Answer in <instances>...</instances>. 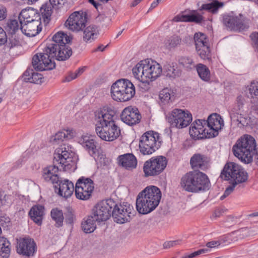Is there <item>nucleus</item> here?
Instances as JSON below:
<instances>
[{
    "instance_id": "f257e3e1",
    "label": "nucleus",
    "mask_w": 258,
    "mask_h": 258,
    "mask_svg": "<svg viewBox=\"0 0 258 258\" xmlns=\"http://www.w3.org/2000/svg\"><path fill=\"white\" fill-rule=\"evenodd\" d=\"M69 42L70 37L66 34L62 32L56 33L43 52L33 56L32 63L34 68L41 71L52 70L55 67L54 58L59 61L68 59L72 54L71 48L67 45Z\"/></svg>"
},
{
    "instance_id": "f03ea898",
    "label": "nucleus",
    "mask_w": 258,
    "mask_h": 258,
    "mask_svg": "<svg viewBox=\"0 0 258 258\" xmlns=\"http://www.w3.org/2000/svg\"><path fill=\"white\" fill-rule=\"evenodd\" d=\"M114 114L113 110L105 107L95 112V119L100 125L96 127V133L102 140L111 142L120 135V128L114 120Z\"/></svg>"
},
{
    "instance_id": "7ed1b4c3",
    "label": "nucleus",
    "mask_w": 258,
    "mask_h": 258,
    "mask_svg": "<svg viewBox=\"0 0 258 258\" xmlns=\"http://www.w3.org/2000/svg\"><path fill=\"white\" fill-rule=\"evenodd\" d=\"M134 78L141 82L142 85L148 90L150 83L157 79L161 74L162 69L161 65L151 59L140 60L132 69Z\"/></svg>"
},
{
    "instance_id": "20e7f679",
    "label": "nucleus",
    "mask_w": 258,
    "mask_h": 258,
    "mask_svg": "<svg viewBox=\"0 0 258 258\" xmlns=\"http://www.w3.org/2000/svg\"><path fill=\"white\" fill-rule=\"evenodd\" d=\"M161 199V191L157 186L146 187L139 192L136 199V208L142 214H147L159 205Z\"/></svg>"
},
{
    "instance_id": "39448f33",
    "label": "nucleus",
    "mask_w": 258,
    "mask_h": 258,
    "mask_svg": "<svg viewBox=\"0 0 258 258\" xmlns=\"http://www.w3.org/2000/svg\"><path fill=\"white\" fill-rule=\"evenodd\" d=\"M221 177L225 180H230L232 184L225 189L223 195L220 197L223 200L234 190L235 186L245 182L247 180V173L238 164L233 162L227 163L221 172Z\"/></svg>"
},
{
    "instance_id": "423d86ee",
    "label": "nucleus",
    "mask_w": 258,
    "mask_h": 258,
    "mask_svg": "<svg viewBox=\"0 0 258 258\" xmlns=\"http://www.w3.org/2000/svg\"><path fill=\"white\" fill-rule=\"evenodd\" d=\"M180 185L185 191L196 192L208 189L210 181L205 174L194 170L186 173L182 177Z\"/></svg>"
},
{
    "instance_id": "0eeeda50",
    "label": "nucleus",
    "mask_w": 258,
    "mask_h": 258,
    "mask_svg": "<svg viewBox=\"0 0 258 258\" xmlns=\"http://www.w3.org/2000/svg\"><path fill=\"white\" fill-rule=\"evenodd\" d=\"M258 149L254 138L250 135H244L233 147L234 155L245 163H251Z\"/></svg>"
},
{
    "instance_id": "6e6552de",
    "label": "nucleus",
    "mask_w": 258,
    "mask_h": 258,
    "mask_svg": "<svg viewBox=\"0 0 258 258\" xmlns=\"http://www.w3.org/2000/svg\"><path fill=\"white\" fill-rule=\"evenodd\" d=\"M135 88L128 80L121 79L114 83L110 90L112 98L118 102H125L131 100L135 94Z\"/></svg>"
},
{
    "instance_id": "1a4fd4ad",
    "label": "nucleus",
    "mask_w": 258,
    "mask_h": 258,
    "mask_svg": "<svg viewBox=\"0 0 258 258\" xmlns=\"http://www.w3.org/2000/svg\"><path fill=\"white\" fill-rule=\"evenodd\" d=\"M166 118L172 126L182 128L191 122L192 115L187 110L175 108L167 114Z\"/></svg>"
},
{
    "instance_id": "9d476101",
    "label": "nucleus",
    "mask_w": 258,
    "mask_h": 258,
    "mask_svg": "<svg viewBox=\"0 0 258 258\" xmlns=\"http://www.w3.org/2000/svg\"><path fill=\"white\" fill-rule=\"evenodd\" d=\"M167 164V159L164 156H158L151 158L144 164L143 171L145 176L148 177L159 175L165 169Z\"/></svg>"
},
{
    "instance_id": "9b49d317",
    "label": "nucleus",
    "mask_w": 258,
    "mask_h": 258,
    "mask_svg": "<svg viewBox=\"0 0 258 258\" xmlns=\"http://www.w3.org/2000/svg\"><path fill=\"white\" fill-rule=\"evenodd\" d=\"M159 135L153 131L144 133L140 139L139 149L143 155H150L158 148L157 142Z\"/></svg>"
},
{
    "instance_id": "f8f14e48",
    "label": "nucleus",
    "mask_w": 258,
    "mask_h": 258,
    "mask_svg": "<svg viewBox=\"0 0 258 258\" xmlns=\"http://www.w3.org/2000/svg\"><path fill=\"white\" fill-rule=\"evenodd\" d=\"M115 202L112 199L103 200L98 203L93 209L92 215L97 222L108 220L112 214Z\"/></svg>"
},
{
    "instance_id": "ddd939ff",
    "label": "nucleus",
    "mask_w": 258,
    "mask_h": 258,
    "mask_svg": "<svg viewBox=\"0 0 258 258\" xmlns=\"http://www.w3.org/2000/svg\"><path fill=\"white\" fill-rule=\"evenodd\" d=\"M135 213L133 207L127 203L117 205L115 202L114 206H112V217L117 223L123 224L130 221Z\"/></svg>"
},
{
    "instance_id": "4468645a",
    "label": "nucleus",
    "mask_w": 258,
    "mask_h": 258,
    "mask_svg": "<svg viewBox=\"0 0 258 258\" xmlns=\"http://www.w3.org/2000/svg\"><path fill=\"white\" fill-rule=\"evenodd\" d=\"M94 188L92 180L82 177L79 178L76 184L75 195L76 198L81 200H88Z\"/></svg>"
},
{
    "instance_id": "2eb2a0df",
    "label": "nucleus",
    "mask_w": 258,
    "mask_h": 258,
    "mask_svg": "<svg viewBox=\"0 0 258 258\" xmlns=\"http://www.w3.org/2000/svg\"><path fill=\"white\" fill-rule=\"evenodd\" d=\"M86 22L87 13L80 11L72 13L64 25L69 30L73 32H79L85 28Z\"/></svg>"
},
{
    "instance_id": "dca6fc26",
    "label": "nucleus",
    "mask_w": 258,
    "mask_h": 258,
    "mask_svg": "<svg viewBox=\"0 0 258 258\" xmlns=\"http://www.w3.org/2000/svg\"><path fill=\"white\" fill-rule=\"evenodd\" d=\"M194 40L199 55L203 59H209L210 44L206 35L201 32L196 33L194 35Z\"/></svg>"
},
{
    "instance_id": "f3484780",
    "label": "nucleus",
    "mask_w": 258,
    "mask_h": 258,
    "mask_svg": "<svg viewBox=\"0 0 258 258\" xmlns=\"http://www.w3.org/2000/svg\"><path fill=\"white\" fill-rule=\"evenodd\" d=\"M223 23L231 30L241 31L249 28V20L241 15L235 17L225 16Z\"/></svg>"
},
{
    "instance_id": "a211bd4d",
    "label": "nucleus",
    "mask_w": 258,
    "mask_h": 258,
    "mask_svg": "<svg viewBox=\"0 0 258 258\" xmlns=\"http://www.w3.org/2000/svg\"><path fill=\"white\" fill-rule=\"evenodd\" d=\"M248 112V108L245 103L244 98L238 96L236 99V104L231 111V119L244 125L243 120L245 119V116L247 115Z\"/></svg>"
},
{
    "instance_id": "6ab92c4d",
    "label": "nucleus",
    "mask_w": 258,
    "mask_h": 258,
    "mask_svg": "<svg viewBox=\"0 0 258 258\" xmlns=\"http://www.w3.org/2000/svg\"><path fill=\"white\" fill-rule=\"evenodd\" d=\"M16 247L18 253L26 257L33 256L36 250V243L30 238L17 239Z\"/></svg>"
},
{
    "instance_id": "aec40b11",
    "label": "nucleus",
    "mask_w": 258,
    "mask_h": 258,
    "mask_svg": "<svg viewBox=\"0 0 258 258\" xmlns=\"http://www.w3.org/2000/svg\"><path fill=\"white\" fill-rule=\"evenodd\" d=\"M206 121L209 130L207 131L208 138H213L218 135V131L224 126V121L221 116L217 113L211 114Z\"/></svg>"
},
{
    "instance_id": "412c9836",
    "label": "nucleus",
    "mask_w": 258,
    "mask_h": 258,
    "mask_svg": "<svg viewBox=\"0 0 258 258\" xmlns=\"http://www.w3.org/2000/svg\"><path fill=\"white\" fill-rule=\"evenodd\" d=\"M120 117L123 122L129 125H133L139 123L141 115L138 108L130 106L123 110Z\"/></svg>"
},
{
    "instance_id": "4be33fe9",
    "label": "nucleus",
    "mask_w": 258,
    "mask_h": 258,
    "mask_svg": "<svg viewBox=\"0 0 258 258\" xmlns=\"http://www.w3.org/2000/svg\"><path fill=\"white\" fill-rule=\"evenodd\" d=\"M40 24L41 22L40 20L22 23V24H20V30L25 35L33 37L41 31V27H40Z\"/></svg>"
},
{
    "instance_id": "5701e85b",
    "label": "nucleus",
    "mask_w": 258,
    "mask_h": 258,
    "mask_svg": "<svg viewBox=\"0 0 258 258\" xmlns=\"http://www.w3.org/2000/svg\"><path fill=\"white\" fill-rule=\"evenodd\" d=\"M58 185H55V192L60 196L64 198L70 197L73 193L74 186L73 183L68 180L59 179Z\"/></svg>"
},
{
    "instance_id": "b1692460",
    "label": "nucleus",
    "mask_w": 258,
    "mask_h": 258,
    "mask_svg": "<svg viewBox=\"0 0 258 258\" xmlns=\"http://www.w3.org/2000/svg\"><path fill=\"white\" fill-rule=\"evenodd\" d=\"M79 143L89 152L90 155L95 159L96 154L98 153L96 142L91 136H82L79 140Z\"/></svg>"
},
{
    "instance_id": "393cba45",
    "label": "nucleus",
    "mask_w": 258,
    "mask_h": 258,
    "mask_svg": "<svg viewBox=\"0 0 258 258\" xmlns=\"http://www.w3.org/2000/svg\"><path fill=\"white\" fill-rule=\"evenodd\" d=\"M173 21L175 22H194L201 23L204 21L203 16L197 11H192L187 15H178L175 16Z\"/></svg>"
},
{
    "instance_id": "a878e982",
    "label": "nucleus",
    "mask_w": 258,
    "mask_h": 258,
    "mask_svg": "<svg viewBox=\"0 0 258 258\" xmlns=\"http://www.w3.org/2000/svg\"><path fill=\"white\" fill-rule=\"evenodd\" d=\"M55 155L54 158L58 159L57 161H59V163L61 164L62 166H68L70 164V162L72 161L68 146L66 147L65 145H63L57 148L55 150Z\"/></svg>"
},
{
    "instance_id": "bb28decb",
    "label": "nucleus",
    "mask_w": 258,
    "mask_h": 258,
    "mask_svg": "<svg viewBox=\"0 0 258 258\" xmlns=\"http://www.w3.org/2000/svg\"><path fill=\"white\" fill-rule=\"evenodd\" d=\"M18 19L20 24H22V23L40 20L41 18L36 10L32 8H29L23 10L20 13Z\"/></svg>"
},
{
    "instance_id": "cd10ccee",
    "label": "nucleus",
    "mask_w": 258,
    "mask_h": 258,
    "mask_svg": "<svg viewBox=\"0 0 258 258\" xmlns=\"http://www.w3.org/2000/svg\"><path fill=\"white\" fill-rule=\"evenodd\" d=\"M208 163L207 158L200 154H195L190 160V164L194 170H197L199 169L205 170L208 168Z\"/></svg>"
},
{
    "instance_id": "c85d7f7f",
    "label": "nucleus",
    "mask_w": 258,
    "mask_h": 258,
    "mask_svg": "<svg viewBox=\"0 0 258 258\" xmlns=\"http://www.w3.org/2000/svg\"><path fill=\"white\" fill-rule=\"evenodd\" d=\"M58 167L55 165L49 166L43 169V176L45 180L52 183H58L59 178L56 174Z\"/></svg>"
},
{
    "instance_id": "c756f323",
    "label": "nucleus",
    "mask_w": 258,
    "mask_h": 258,
    "mask_svg": "<svg viewBox=\"0 0 258 258\" xmlns=\"http://www.w3.org/2000/svg\"><path fill=\"white\" fill-rule=\"evenodd\" d=\"M119 163L125 169L131 170L135 168L137 160L132 154H126L119 156Z\"/></svg>"
},
{
    "instance_id": "7c9ffc66",
    "label": "nucleus",
    "mask_w": 258,
    "mask_h": 258,
    "mask_svg": "<svg viewBox=\"0 0 258 258\" xmlns=\"http://www.w3.org/2000/svg\"><path fill=\"white\" fill-rule=\"evenodd\" d=\"M74 136V132L72 130H63L58 132L50 138V142L54 145L60 143L64 139H70Z\"/></svg>"
},
{
    "instance_id": "2f4dec72",
    "label": "nucleus",
    "mask_w": 258,
    "mask_h": 258,
    "mask_svg": "<svg viewBox=\"0 0 258 258\" xmlns=\"http://www.w3.org/2000/svg\"><path fill=\"white\" fill-rule=\"evenodd\" d=\"M25 82L35 84H40L42 82V75L37 72H35L32 69H27L23 75Z\"/></svg>"
},
{
    "instance_id": "473e14b6",
    "label": "nucleus",
    "mask_w": 258,
    "mask_h": 258,
    "mask_svg": "<svg viewBox=\"0 0 258 258\" xmlns=\"http://www.w3.org/2000/svg\"><path fill=\"white\" fill-rule=\"evenodd\" d=\"M29 215L35 223L41 225L44 215V207L41 205L33 206L29 212Z\"/></svg>"
},
{
    "instance_id": "72a5a7b5",
    "label": "nucleus",
    "mask_w": 258,
    "mask_h": 258,
    "mask_svg": "<svg viewBox=\"0 0 258 258\" xmlns=\"http://www.w3.org/2000/svg\"><path fill=\"white\" fill-rule=\"evenodd\" d=\"M163 73L164 75L167 77L176 78L180 76L181 71L178 69L176 63H172L164 66Z\"/></svg>"
},
{
    "instance_id": "f704fd0d",
    "label": "nucleus",
    "mask_w": 258,
    "mask_h": 258,
    "mask_svg": "<svg viewBox=\"0 0 258 258\" xmlns=\"http://www.w3.org/2000/svg\"><path fill=\"white\" fill-rule=\"evenodd\" d=\"M96 222L97 221L92 215L89 216L86 219H84L82 222V230L86 233L93 232L96 228Z\"/></svg>"
},
{
    "instance_id": "c9c22d12",
    "label": "nucleus",
    "mask_w": 258,
    "mask_h": 258,
    "mask_svg": "<svg viewBox=\"0 0 258 258\" xmlns=\"http://www.w3.org/2000/svg\"><path fill=\"white\" fill-rule=\"evenodd\" d=\"M97 34V28L93 25L89 26L84 31L83 40L86 42H91L96 38Z\"/></svg>"
},
{
    "instance_id": "e433bc0d",
    "label": "nucleus",
    "mask_w": 258,
    "mask_h": 258,
    "mask_svg": "<svg viewBox=\"0 0 258 258\" xmlns=\"http://www.w3.org/2000/svg\"><path fill=\"white\" fill-rule=\"evenodd\" d=\"M9 241L4 237H0V255L4 258L9 257L11 248Z\"/></svg>"
},
{
    "instance_id": "4c0bfd02",
    "label": "nucleus",
    "mask_w": 258,
    "mask_h": 258,
    "mask_svg": "<svg viewBox=\"0 0 258 258\" xmlns=\"http://www.w3.org/2000/svg\"><path fill=\"white\" fill-rule=\"evenodd\" d=\"M52 5L49 3L43 5L40 8V11L41 13L42 18L46 23H48L50 20L52 13Z\"/></svg>"
},
{
    "instance_id": "58836bf2",
    "label": "nucleus",
    "mask_w": 258,
    "mask_h": 258,
    "mask_svg": "<svg viewBox=\"0 0 258 258\" xmlns=\"http://www.w3.org/2000/svg\"><path fill=\"white\" fill-rule=\"evenodd\" d=\"M248 96L252 103L258 102V82H252L249 87Z\"/></svg>"
},
{
    "instance_id": "ea45409f",
    "label": "nucleus",
    "mask_w": 258,
    "mask_h": 258,
    "mask_svg": "<svg viewBox=\"0 0 258 258\" xmlns=\"http://www.w3.org/2000/svg\"><path fill=\"white\" fill-rule=\"evenodd\" d=\"M159 96L161 103L166 104L174 97V94L172 90L166 88L160 91Z\"/></svg>"
},
{
    "instance_id": "a19ab883",
    "label": "nucleus",
    "mask_w": 258,
    "mask_h": 258,
    "mask_svg": "<svg viewBox=\"0 0 258 258\" xmlns=\"http://www.w3.org/2000/svg\"><path fill=\"white\" fill-rule=\"evenodd\" d=\"M197 71L200 77L204 81H208L210 79L209 69L204 64L200 63L197 66Z\"/></svg>"
},
{
    "instance_id": "79ce46f5",
    "label": "nucleus",
    "mask_w": 258,
    "mask_h": 258,
    "mask_svg": "<svg viewBox=\"0 0 258 258\" xmlns=\"http://www.w3.org/2000/svg\"><path fill=\"white\" fill-rule=\"evenodd\" d=\"M181 39L179 36H173L165 41V45L168 49L174 48L180 45Z\"/></svg>"
},
{
    "instance_id": "37998d69",
    "label": "nucleus",
    "mask_w": 258,
    "mask_h": 258,
    "mask_svg": "<svg viewBox=\"0 0 258 258\" xmlns=\"http://www.w3.org/2000/svg\"><path fill=\"white\" fill-rule=\"evenodd\" d=\"M52 218L56 222L57 226H60L62 224L63 216L62 212L57 209H53L51 212Z\"/></svg>"
},
{
    "instance_id": "c03bdc74",
    "label": "nucleus",
    "mask_w": 258,
    "mask_h": 258,
    "mask_svg": "<svg viewBox=\"0 0 258 258\" xmlns=\"http://www.w3.org/2000/svg\"><path fill=\"white\" fill-rule=\"evenodd\" d=\"M12 201V196L5 193L0 189V207L6 206L9 205Z\"/></svg>"
},
{
    "instance_id": "a18cd8bd",
    "label": "nucleus",
    "mask_w": 258,
    "mask_h": 258,
    "mask_svg": "<svg viewBox=\"0 0 258 258\" xmlns=\"http://www.w3.org/2000/svg\"><path fill=\"white\" fill-rule=\"evenodd\" d=\"M7 24L11 34H15L18 30H20V24L19 20H10Z\"/></svg>"
},
{
    "instance_id": "49530a36",
    "label": "nucleus",
    "mask_w": 258,
    "mask_h": 258,
    "mask_svg": "<svg viewBox=\"0 0 258 258\" xmlns=\"http://www.w3.org/2000/svg\"><path fill=\"white\" fill-rule=\"evenodd\" d=\"M179 63L185 68L191 69L194 66L192 59L188 56H181L178 59Z\"/></svg>"
},
{
    "instance_id": "de8ad7c7",
    "label": "nucleus",
    "mask_w": 258,
    "mask_h": 258,
    "mask_svg": "<svg viewBox=\"0 0 258 258\" xmlns=\"http://www.w3.org/2000/svg\"><path fill=\"white\" fill-rule=\"evenodd\" d=\"M198 129L196 127L195 123H192L191 126L189 128V133L190 136L195 139H199L203 138V136H200L199 131H198Z\"/></svg>"
},
{
    "instance_id": "09e8293b",
    "label": "nucleus",
    "mask_w": 258,
    "mask_h": 258,
    "mask_svg": "<svg viewBox=\"0 0 258 258\" xmlns=\"http://www.w3.org/2000/svg\"><path fill=\"white\" fill-rule=\"evenodd\" d=\"M64 1L65 0H49V3L52 5L53 8L58 9L64 4Z\"/></svg>"
},
{
    "instance_id": "8fccbe9b",
    "label": "nucleus",
    "mask_w": 258,
    "mask_h": 258,
    "mask_svg": "<svg viewBox=\"0 0 258 258\" xmlns=\"http://www.w3.org/2000/svg\"><path fill=\"white\" fill-rule=\"evenodd\" d=\"M179 240L169 241L165 242L163 245V248L164 249L170 248V247H172L177 245V244L179 243Z\"/></svg>"
},
{
    "instance_id": "3c124183",
    "label": "nucleus",
    "mask_w": 258,
    "mask_h": 258,
    "mask_svg": "<svg viewBox=\"0 0 258 258\" xmlns=\"http://www.w3.org/2000/svg\"><path fill=\"white\" fill-rule=\"evenodd\" d=\"M251 40L254 46L258 49V33H252L250 36Z\"/></svg>"
},
{
    "instance_id": "603ef678",
    "label": "nucleus",
    "mask_w": 258,
    "mask_h": 258,
    "mask_svg": "<svg viewBox=\"0 0 258 258\" xmlns=\"http://www.w3.org/2000/svg\"><path fill=\"white\" fill-rule=\"evenodd\" d=\"M86 67H82L81 68H79L75 73V75H74V76L72 77V78H71V79L69 78L68 79V82H70V81H72V80L76 79L78 76H80L85 71V70H86Z\"/></svg>"
},
{
    "instance_id": "864d4df0",
    "label": "nucleus",
    "mask_w": 258,
    "mask_h": 258,
    "mask_svg": "<svg viewBox=\"0 0 258 258\" xmlns=\"http://www.w3.org/2000/svg\"><path fill=\"white\" fill-rule=\"evenodd\" d=\"M7 41V36L3 29L0 27V45L4 44Z\"/></svg>"
},
{
    "instance_id": "5fc2aeb1",
    "label": "nucleus",
    "mask_w": 258,
    "mask_h": 258,
    "mask_svg": "<svg viewBox=\"0 0 258 258\" xmlns=\"http://www.w3.org/2000/svg\"><path fill=\"white\" fill-rule=\"evenodd\" d=\"M6 8L0 5V20H3L6 17Z\"/></svg>"
},
{
    "instance_id": "6e6d98bb",
    "label": "nucleus",
    "mask_w": 258,
    "mask_h": 258,
    "mask_svg": "<svg viewBox=\"0 0 258 258\" xmlns=\"http://www.w3.org/2000/svg\"><path fill=\"white\" fill-rule=\"evenodd\" d=\"M220 242L218 241H212L207 243L206 246L208 248L215 247L216 246L219 245Z\"/></svg>"
},
{
    "instance_id": "4d7b16f0",
    "label": "nucleus",
    "mask_w": 258,
    "mask_h": 258,
    "mask_svg": "<svg viewBox=\"0 0 258 258\" xmlns=\"http://www.w3.org/2000/svg\"><path fill=\"white\" fill-rule=\"evenodd\" d=\"M204 125H199V127H197V128L198 129V131H199V133H200V136H203V133L205 135L207 134V132L206 133V129L204 128Z\"/></svg>"
},
{
    "instance_id": "13d9d810",
    "label": "nucleus",
    "mask_w": 258,
    "mask_h": 258,
    "mask_svg": "<svg viewBox=\"0 0 258 258\" xmlns=\"http://www.w3.org/2000/svg\"><path fill=\"white\" fill-rule=\"evenodd\" d=\"M192 123H195L196 124V127H199V125H205L206 124V121L205 120H200L198 119L196 120Z\"/></svg>"
},
{
    "instance_id": "bf43d9fd",
    "label": "nucleus",
    "mask_w": 258,
    "mask_h": 258,
    "mask_svg": "<svg viewBox=\"0 0 258 258\" xmlns=\"http://www.w3.org/2000/svg\"><path fill=\"white\" fill-rule=\"evenodd\" d=\"M89 2L92 4L96 9H98V7L100 6V4L96 2L94 0H88Z\"/></svg>"
},
{
    "instance_id": "052dcab7",
    "label": "nucleus",
    "mask_w": 258,
    "mask_h": 258,
    "mask_svg": "<svg viewBox=\"0 0 258 258\" xmlns=\"http://www.w3.org/2000/svg\"><path fill=\"white\" fill-rule=\"evenodd\" d=\"M160 2H161V1H158V0H156V1L153 2L151 5V8H155L157 6V5Z\"/></svg>"
},
{
    "instance_id": "680f3d73",
    "label": "nucleus",
    "mask_w": 258,
    "mask_h": 258,
    "mask_svg": "<svg viewBox=\"0 0 258 258\" xmlns=\"http://www.w3.org/2000/svg\"><path fill=\"white\" fill-rule=\"evenodd\" d=\"M107 46V45L105 46H104L103 45H100L97 48L95 51H103Z\"/></svg>"
},
{
    "instance_id": "e2e57ef3",
    "label": "nucleus",
    "mask_w": 258,
    "mask_h": 258,
    "mask_svg": "<svg viewBox=\"0 0 258 258\" xmlns=\"http://www.w3.org/2000/svg\"><path fill=\"white\" fill-rule=\"evenodd\" d=\"M141 2V0H134V1L132 3L131 6L135 7L138 4H139Z\"/></svg>"
},
{
    "instance_id": "0e129e2a",
    "label": "nucleus",
    "mask_w": 258,
    "mask_h": 258,
    "mask_svg": "<svg viewBox=\"0 0 258 258\" xmlns=\"http://www.w3.org/2000/svg\"><path fill=\"white\" fill-rule=\"evenodd\" d=\"M200 250L201 251L202 254L208 252L210 251V250L208 248H203L201 249Z\"/></svg>"
},
{
    "instance_id": "69168bd1",
    "label": "nucleus",
    "mask_w": 258,
    "mask_h": 258,
    "mask_svg": "<svg viewBox=\"0 0 258 258\" xmlns=\"http://www.w3.org/2000/svg\"><path fill=\"white\" fill-rule=\"evenodd\" d=\"M249 217H255V216H258V212H255V213H253L251 214H249Z\"/></svg>"
},
{
    "instance_id": "338daca9",
    "label": "nucleus",
    "mask_w": 258,
    "mask_h": 258,
    "mask_svg": "<svg viewBox=\"0 0 258 258\" xmlns=\"http://www.w3.org/2000/svg\"><path fill=\"white\" fill-rule=\"evenodd\" d=\"M188 256H189V258H193L196 256V254H195V252L188 255Z\"/></svg>"
},
{
    "instance_id": "774afa93",
    "label": "nucleus",
    "mask_w": 258,
    "mask_h": 258,
    "mask_svg": "<svg viewBox=\"0 0 258 258\" xmlns=\"http://www.w3.org/2000/svg\"><path fill=\"white\" fill-rule=\"evenodd\" d=\"M188 256H189V258H193L196 256V254H195V252L188 255Z\"/></svg>"
}]
</instances>
